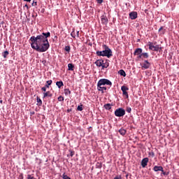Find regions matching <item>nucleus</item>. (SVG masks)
<instances>
[{
	"mask_svg": "<svg viewBox=\"0 0 179 179\" xmlns=\"http://www.w3.org/2000/svg\"><path fill=\"white\" fill-rule=\"evenodd\" d=\"M51 37V33L43 32L42 34L30 38L31 47L38 52H45L50 48L48 38Z\"/></svg>",
	"mask_w": 179,
	"mask_h": 179,
	"instance_id": "1",
	"label": "nucleus"
},
{
	"mask_svg": "<svg viewBox=\"0 0 179 179\" xmlns=\"http://www.w3.org/2000/svg\"><path fill=\"white\" fill-rule=\"evenodd\" d=\"M103 50V51H96V54L98 57H107V58H111L113 57V51L107 45H102Z\"/></svg>",
	"mask_w": 179,
	"mask_h": 179,
	"instance_id": "2",
	"label": "nucleus"
},
{
	"mask_svg": "<svg viewBox=\"0 0 179 179\" xmlns=\"http://www.w3.org/2000/svg\"><path fill=\"white\" fill-rule=\"evenodd\" d=\"M149 50L152 51H159V52H162V48L160 45H157V43L148 42Z\"/></svg>",
	"mask_w": 179,
	"mask_h": 179,
	"instance_id": "3",
	"label": "nucleus"
},
{
	"mask_svg": "<svg viewBox=\"0 0 179 179\" xmlns=\"http://www.w3.org/2000/svg\"><path fill=\"white\" fill-rule=\"evenodd\" d=\"M97 84L99 85V86H106V85L107 86H113V83H111V81H110V80L108 79H106V78H101L100 79Z\"/></svg>",
	"mask_w": 179,
	"mask_h": 179,
	"instance_id": "4",
	"label": "nucleus"
},
{
	"mask_svg": "<svg viewBox=\"0 0 179 179\" xmlns=\"http://www.w3.org/2000/svg\"><path fill=\"white\" fill-rule=\"evenodd\" d=\"M115 117H124L125 115V109L119 108L115 110Z\"/></svg>",
	"mask_w": 179,
	"mask_h": 179,
	"instance_id": "5",
	"label": "nucleus"
},
{
	"mask_svg": "<svg viewBox=\"0 0 179 179\" xmlns=\"http://www.w3.org/2000/svg\"><path fill=\"white\" fill-rule=\"evenodd\" d=\"M121 90L122 92V94L123 96H125L127 97V99H128V97H129V96L128 95V92H127V90H129V88H128L127 86L123 85L121 87Z\"/></svg>",
	"mask_w": 179,
	"mask_h": 179,
	"instance_id": "6",
	"label": "nucleus"
},
{
	"mask_svg": "<svg viewBox=\"0 0 179 179\" xmlns=\"http://www.w3.org/2000/svg\"><path fill=\"white\" fill-rule=\"evenodd\" d=\"M141 68L143 69H149L150 68V63L148 60H145L141 64Z\"/></svg>",
	"mask_w": 179,
	"mask_h": 179,
	"instance_id": "7",
	"label": "nucleus"
},
{
	"mask_svg": "<svg viewBox=\"0 0 179 179\" xmlns=\"http://www.w3.org/2000/svg\"><path fill=\"white\" fill-rule=\"evenodd\" d=\"M148 163H149V158L145 157L142 159L141 166L143 167V169H145V167H146V166H148Z\"/></svg>",
	"mask_w": 179,
	"mask_h": 179,
	"instance_id": "8",
	"label": "nucleus"
},
{
	"mask_svg": "<svg viewBox=\"0 0 179 179\" xmlns=\"http://www.w3.org/2000/svg\"><path fill=\"white\" fill-rule=\"evenodd\" d=\"M97 90H99V92H101V93H104V92L107 90V87L97 84Z\"/></svg>",
	"mask_w": 179,
	"mask_h": 179,
	"instance_id": "9",
	"label": "nucleus"
},
{
	"mask_svg": "<svg viewBox=\"0 0 179 179\" xmlns=\"http://www.w3.org/2000/svg\"><path fill=\"white\" fill-rule=\"evenodd\" d=\"M129 17L131 19V20H135V19L138 17V13L135 11L130 13Z\"/></svg>",
	"mask_w": 179,
	"mask_h": 179,
	"instance_id": "10",
	"label": "nucleus"
},
{
	"mask_svg": "<svg viewBox=\"0 0 179 179\" xmlns=\"http://www.w3.org/2000/svg\"><path fill=\"white\" fill-rule=\"evenodd\" d=\"M101 20L102 24H107V23H108V18L104 15L101 16Z\"/></svg>",
	"mask_w": 179,
	"mask_h": 179,
	"instance_id": "11",
	"label": "nucleus"
},
{
	"mask_svg": "<svg viewBox=\"0 0 179 179\" xmlns=\"http://www.w3.org/2000/svg\"><path fill=\"white\" fill-rule=\"evenodd\" d=\"M95 65H96V66H99V68H100V66H103V64H104V60L103 59H98L94 62Z\"/></svg>",
	"mask_w": 179,
	"mask_h": 179,
	"instance_id": "12",
	"label": "nucleus"
},
{
	"mask_svg": "<svg viewBox=\"0 0 179 179\" xmlns=\"http://www.w3.org/2000/svg\"><path fill=\"white\" fill-rule=\"evenodd\" d=\"M152 170L154 171H155L156 173L157 172V171H163V166H155L154 167H153V169H152Z\"/></svg>",
	"mask_w": 179,
	"mask_h": 179,
	"instance_id": "13",
	"label": "nucleus"
},
{
	"mask_svg": "<svg viewBox=\"0 0 179 179\" xmlns=\"http://www.w3.org/2000/svg\"><path fill=\"white\" fill-rule=\"evenodd\" d=\"M143 52V50L142 48H136L134 52V55H141V54H142Z\"/></svg>",
	"mask_w": 179,
	"mask_h": 179,
	"instance_id": "14",
	"label": "nucleus"
},
{
	"mask_svg": "<svg viewBox=\"0 0 179 179\" xmlns=\"http://www.w3.org/2000/svg\"><path fill=\"white\" fill-rule=\"evenodd\" d=\"M45 97H52V94L50 91L44 92L43 99H45Z\"/></svg>",
	"mask_w": 179,
	"mask_h": 179,
	"instance_id": "15",
	"label": "nucleus"
},
{
	"mask_svg": "<svg viewBox=\"0 0 179 179\" xmlns=\"http://www.w3.org/2000/svg\"><path fill=\"white\" fill-rule=\"evenodd\" d=\"M75 69V65L72 63H69L68 64V71H73Z\"/></svg>",
	"mask_w": 179,
	"mask_h": 179,
	"instance_id": "16",
	"label": "nucleus"
},
{
	"mask_svg": "<svg viewBox=\"0 0 179 179\" xmlns=\"http://www.w3.org/2000/svg\"><path fill=\"white\" fill-rule=\"evenodd\" d=\"M119 75H120V76H123L124 78H125L127 76V73H125V71H124L123 69H121L118 71Z\"/></svg>",
	"mask_w": 179,
	"mask_h": 179,
	"instance_id": "17",
	"label": "nucleus"
},
{
	"mask_svg": "<svg viewBox=\"0 0 179 179\" xmlns=\"http://www.w3.org/2000/svg\"><path fill=\"white\" fill-rule=\"evenodd\" d=\"M56 86H57V87H59V89H61V87H62V86H64V82H62V81H57L56 83Z\"/></svg>",
	"mask_w": 179,
	"mask_h": 179,
	"instance_id": "18",
	"label": "nucleus"
},
{
	"mask_svg": "<svg viewBox=\"0 0 179 179\" xmlns=\"http://www.w3.org/2000/svg\"><path fill=\"white\" fill-rule=\"evenodd\" d=\"M108 66H110V63L108 60H106V62L102 65V69H104V68H108Z\"/></svg>",
	"mask_w": 179,
	"mask_h": 179,
	"instance_id": "19",
	"label": "nucleus"
},
{
	"mask_svg": "<svg viewBox=\"0 0 179 179\" xmlns=\"http://www.w3.org/2000/svg\"><path fill=\"white\" fill-rule=\"evenodd\" d=\"M118 132L120 134V135L124 136V135L127 134V130H125L124 129H119Z\"/></svg>",
	"mask_w": 179,
	"mask_h": 179,
	"instance_id": "20",
	"label": "nucleus"
},
{
	"mask_svg": "<svg viewBox=\"0 0 179 179\" xmlns=\"http://www.w3.org/2000/svg\"><path fill=\"white\" fill-rule=\"evenodd\" d=\"M111 104L110 103H106L103 106L104 108L106 110H111Z\"/></svg>",
	"mask_w": 179,
	"mask_h": 179,
	"instance_id": "21",
	"label": "nucleus"
},
{
	"mask_svg": "<svg viewBox=\"0 0 179 179\" xmlns=\"http://www.w3.org/2000/svg\"><path fill=\"white\" fill-rule=\"evenodd\" d=\"M51 85H52V81L50 80H48L46 82V84L45 86L48 89V87H50V86H51Z\"/></svg>",
	"mask_w": 179,
	"mask_h": 179,
	"instance_id": "22",
	"label": "nucleus"
},
{
	"mask_svg": "<svg viewBox=\"0 0 179 179\" xmlns=\"http://www.w3.org/2000/svg\"><path fill=\"white\" fill-rule=\"evenodd\" d=\"M8 55L9 52L8 50H6L2 53V56L3 57V58H6Z\"/></svg>",
	"mask_w": 179,
	"mask_h": 179,
	"instance_id": "23",
	"label": "nucleus"
},
{
	"mask_svg": "<svg viewBox=\"0 0 179 179\" xmlns=\"http://www.w3.org/2000/svg\"><path fill=\"white\" fill-rule=\"evenodd\" d=\"M64 94L65 96H68V94H71V90H69V89H64Z\"/></svg>",
	"mask_w": 179,
	"mask_h": 179,
	"instance_id": "24",
	"label": "nucleus"
},
{
	"mask_svg": "<svg viewBox=\"0 0 179 179\" xmlns=\"http://www.w3.org/2000/svg\"><path fill=\"white\" fill-rule=\"evenodd\" d=\"M142 55H143V58H145V59H148L149 58V53L148 52H144V53H141Z\"/></svg>",
	"mask_w": 179,
	"mask_h": 179,
	"instance_id": "25",
	"label": "nucleus"
},
{
	"mask_svg": "<svg viewBox=\"0 0 179 179\" xmlns=\"http://www.w3.org/2000/svg\"><path fill=\"white\" fill-rule=\"evenodd\" d=\"M64 50H65V51H66L67 52H71V46H69V45L65 46Z\"/></svg>",
	"mask_w": 179,
	"mask_h": 179,
	"instance_id": "26",
	"label": "nucleus"
},
{
	"mask_svg": "<svg viewBox=\"0 0 179 179\" xmlns=\"http://www.w3.org/2000/svg\"><path fill=\"white\" fill-rule=\"evenodd\" d=\"M36 100L37 103H39V106H41V104H43V101H41V99H40V97L37 96Z\"/></svg>",
	"mask_w": 179,
	"mask_h": 179,
	"instance_id": "27",
	"label": "nucleus"
},
{
	"mask_svg": "<svg viewBox=\"0 0 179 179\" xmlns=\"http://www.w3.org/2000/svg\"><path fill=\"white\" fill-rule=\"evenodd\" d=\"M83 105H80L78 106L77 110L78 111H83Z\"/></svg>",
	"mask_w": 179,
	"mask_h": 179,
	"instance_id": "28",
	"label": "nucleus"
},
{
	"mask_svg": "<svg viewBox=\"0 0 179 179\" xmlns=\"http://www.w3.org/2000/svg\"><path fill=\"white\" fill-rule=\"evenodd\" d=\"M57 100H58V101H64V96H59L57 98Z\"/></svg>",
	"mask_w": 179,
	"mask_h": 179,
	"instance_id": "29",
	"label": "nucleus"
},
{
	"mask_svg": "<svg viewBox=\"0 0 179 179\" xmlns=\"http://www.w3.org/2000/svg\"><path fill=\"white\" fill-rule=\"evenodd\" d=\"M27 179H36V178H34V176H33V175H27Z\"/></svg>",
	"mask_w": 179,
	"mask_h": 179,
	"instance_id": "30",
	"label": "nucleus"
},
{
	"mask_svg": "<svg viewBox=\"0 0 179 179\" xmlns=\"http://www.w3.org/2000/svg\"><path fill=\"white\" fill-rule=\"evenodd\" d=\"M63 179H71L69 176H68L66 174L64 173L62 176Z\"/></svg>",
	"mask_w": 179,
	"mask_h": 179,
	"instance_id": "31",
	"label": "nucleus"
},
{
	"mask_svg": "<svg viewBox=\"0 0 179 179\" xmlns=\"http://www.w3.org/2000/svg\"><path fill=\"white\" fill-rule=\"evenodd\" d=\"M163 174V176H169V172H165L164 169H163V171H162L161 176Z\"/></svg>",
	"mask_w": 179,
	"mask_h": 179,
	"instance_id": "32",
	"label": "nucleus"
},
{
	"mask_svg": "<svg viewBox=\"0 0 179 179\" xmlns=\"http://www.w3.org/2000/svg\"><path fill=\"white\" fill-rule=\"evenodd\" d=\"M126 111H127V113H131V112L132 111V108L128 107V108H127Z\"/></svg>",
	"mask_w": 179,
	"mask_h": 179,
	"instance_id": "33",
	"label": "nucleus"
},
{
	"mask_svg": "<svg viewBox=\"0 0 179 179\" xmlns=\"http://www.w3.org/2000/svg\"><path fill=\"white\" fill-rule=\"evenodd\" d=\"M113 179H122V177L121 176V175H119L116 176Z\"/></svg>",
	"mask_w": 179,
	"mask_h": 179,
	"instance_id": "34",
	"label": "nucleus"
},
{
	"mask_svg": "<svg viewBox=\"0 0 179 179\" xmlns=\"http://www.w3.org/2000/svg\"><path fill=\"white\" fill-rule=\"evenodd\" d=\"M71 37H73V38H75V36H76L75 31H73L71 33Z\"/></svg>",
	"mask_w": 179,
	"mask_h": 179,
	"instance_id": "35",
	"label": "nucleus"
},
{
	"mask_svg": "<svg viewBox=\"0 0 179 179\" xmlns=\"http://www.w3.org/2000/svg\"><path fill=\"white\" fill-rule=\"evenodd\" d=\"M41 91H42V92H47V87L45 86V87H42V88H41Z\"/></svg>",
	"mask_w": 179,
	"mask_h": 179,
	"instance_id": "36",
	"label": "nucleus"
},
{
	"mask_svg": "<svg viewBox=\"0 0 179 179\" xmlns=\"http://www.w3.org/2000/svg\"><path fill=\"white\" fill-rule=\"evenodd\" d=\"M74 155H75V152L74 151H70V156H71V157H73Z\"/></svg>",
	"mask_w": 179,
	"mask_h": 179,
	"instance_id": "37",
	"label": "nucleus"
},
{
	"mask_svg": "<svg viewBox=\"0 0 179 179\" xmlns=\"http://www.w3.org/2000/svg\"><path fill=\"white\" fill-rule=\"evenodd\" d=\"M138 59H142L143 58V55H142V53L138 55Z\"/></svg>",
	"mask_w": 179,
	"mask_h": 179,
	"instance_id": "38",
	"label": "nucleus"
},
{
	"mask_svg": "<svg viewBox=\"0 0 179 179\" xmlns=\"http://www.w3.org/2000/svg\"><path fill=\"white\" fill-rule=\"evenodd\" d=\"M32 6H36L37 5V1H33Z\"/></svg>",
	"mask_w": 179,
	"mask_h": 179,
	"instance_id": "39",
	"label": "nucleus"
},
{
	"mask_svg": "<svg viewBox=\"0 0 179 179\" xmlns=\"http://www.w3.org/2000/svg\"><path fill=\"white\" fill-rule=\"evenodd\" d=\"M98 3H103V0H96Z\"/></svg>",
	"mask_w": 179,
	"mask_h": 179,
	"instance_id": "40",
	"label": "nucleus"
},
{
	"mask_svg": "<svg viewBox=\"0 0 179 179\" xmlns=\"http://www.w3.org/2000/svg\"><path fill=\"white\" fill-rule=\"evenodd\" d=\"M71 111H72V108L67 109V110H66L67 113H71Z\"/></svg>",
	"mask_w": 179,
	"mask_h": 179,
	"instance_id": "41",
	"label": "nucleus"
},
{
	"mask_svg": "<svg viewBox=\"0 0 179 179\" xmlns=\"http://www.w3.org/2000/svg\"><path fill=\"white\" fill-rule=\"evenodd\" d=\"M163 29V27H161L159 29V31H162V30Z\"/></svg>",
	"mask_w": 179,
	"mask_h": 179,
	"instance_id": "42",
	"label": "nucleus"
},
{
	"mask_svg": "<svg viewBox=\"0 0 179 179\" xmlns=\"http://www.w3.org/2000/svg\"><path fill=\"white\" fill-rule=\"evenodd\" d=\"M151 155H152V157H155V152H151Z\"/></svg>",
	"mask_w": 179,
	"mask_h": 179,
	"instance_id": "43",
	"label": "nucleus"
},
{
	"mask_svg": "<svg viewBox=\"0 0 179 179\" xmlns=\"http://www.w3.org/2000/svg\"><path fill=\"white\" fill-rule=\"evenodd\" d=\"M76 34H77V37H79V31H78L76 32Z\"/></svg>",
	"mask_w": 179,
	"mask_h": 179,
	"instance_id": "44",
	"label": "nucleus"
},
{
	"mask_svg": "<svg viewBox=\"0 0 179 179\" xmlns=\"http://www.w3.org/2000/svg\"><path fill=\"white\" fill-rule=\"evenodd\" d=\"M25 2H30L31 0H24Z\"/></svg>",
	"mask_w": 179,
	"mask_h": 179,
	"instance_id": "45",
	"label": "nucleus"
},
{
	"mask_svg": "<svg viewBox=\"0 0 179 179\" xmlns=\"http://www.w3.org/2000/svg\"><path fill=\"white\" fill-rule=\"evenodd\" d=\"M25 8H27V9H29V6H27V4L25 5Z\"/></svg>",
	"mask_w": 179,
	"mask_h": 179,
	"instance_id": "46",
	"label": "nucleus"
},
{
	"mask_svg": "<svg viewBox=\"0 0 179 179\" xmlns=\"http://www.w3.org/2000/svg\"><path fill=\"white\" fill-rule=\"evenodd\" d=\"M99 167L101 168V165L99 164Z\"/></svg>",
	"mask_w": 179,
	"mask_h": 179,
	"instance_id": "47",
	"label": "nucleus"
},
{
	"mask_svg": "<svg viewBox=\"0 0 179 179\" xmlns=\"http://www.w3.org/2000/svg\"><path fill=\"white\" fill-rule=\"evenodd\" d=\"M43 63H45V62H44V61H43Z\"/></svg>",
	"mask_w": 179,
	"mask_h": 179,
	"instance_id": "48",
	"label": "nucleus"
},
{
	"mask_svg": "<svg viewBox=\"0 0 179 179\" xmlns=\"http://www.w3.org/2000/svg\"><path fill=\"white\" fill-rule=\"evenodd\" d=\"M43 63H45V62H44V61H43Z\"/></svg>",
	"mask_w": 179,
	"mask_h": 179,
	"instance_id": "49",
	"label": "nucleus"
},
{
	"mask_svg": "<svg viewBox=\"0 0 179 179\" xmlns=\"http://www.w3.org/2000/svg\"><path fill=\"white\" fill-rule=\"evenodd\" d=\"M43 63H45V62H44V61H43Z\"/></svg>",
	"mask_w": 179,
	"mask_h": 179,
	"instance_id": "50",
	"label": "nucleus"
},
{
	"mask_svg": "<svg viewBox=\"0 0 179 179\" xmlns=\"http://www.w3.org/2000/svg\"><path fill=\"white\" fill-rule=\"evenodd\" d=\"M0 28H1V24H0Z\"/></svg>",
	"mask_w": 179,
	"mask_h": 179,
	"instance_id": "51",
	"label": "nucleus"
}]
</instances>
